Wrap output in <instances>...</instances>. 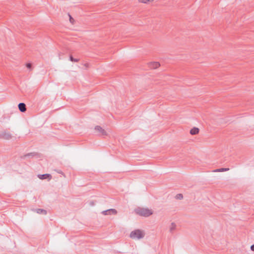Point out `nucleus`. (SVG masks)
I'll use <instances>...</instances> for the list:
<instances>
[{
	"instance_id": "nucleus-1",
	"label": "nucleus",
	"mask_w": 254,
	"mask_h": 254,
	"mask_svg": "<svg viewBox=\"0 0 254 254\" xmlns=\"http://www.w3.org/2000/svg\"><path fill=\"white\" fill-rule=\"evenodd\" d=\"M145 236V233L143 231L140 229H136L132 231L130 233L129 237L132 239H141Z\"/></svg>"
},
{
	"instance_id": "nucleus-2",
	"label": "nucleus",
	"mask_w": 254,
	"mask_h": 254,
	"mask_svg": "<svg viewBox=\"0 0 254 254\" xmlns=\"http://www.w3.org/2000/svg\"><path fill=\"white\" fill-rule=\"evenodd\" d=\"M136 214L145 217H148L152 214L151 210L148 208H140L138 207L135 210Z\"/></svg>"
},
{
	"instance_id": "nucleus-3",
	"label": "nucleus",
	"mask_w": 254,
	"mask_h": 254,
	"mask_svg": "<svg viewBox=\"0 0 254 254\" xmlns=\"http://www.w3.org/2000/svg\"><path fill=\"white\" fill-rule=\"evenodd\" d=\"M12 134L6 130H3L0 133V138L1 139L9 140L12 138Z\"/></svg>"
},
{
	"instance_id": "nucleus-4",
	"label": "nucleus",
	"mask_w": 254,
	"mask_h": 254,
	"mask_svg": "<svg viewBox=\"0 0 254 254\" xmlns=\"http://www.w3.org/2000/svg\"><path fill=\"white\" fill-rule=\"evenodd\" d=\"M95 130L98 132L99 135L107 136L108 135L106 131L99 126H95Z\"/></svg>"
},
{
	"instance_id": "nucleus-5",
	"label": "nucleus",
	"mask_w": 254,
	"mask_h": 254,
	"mask_svg": "<svg viewBox=\"0 0 254 254\" xmlns=\"http://www.w3.org/2000/svg\"><path fill=\"white\" fill-rule=\"evenodd\" d=\"M38 177L40 180H46L47 179L48 181H50L52 179V176L49 174H39L38 175Z\"/></svg>"
},
{
	"instance_id": "nucleus-6",
	"label": "nucleus",
	"mask_w": 254,
	"mask_h": 254,
	"mask_svg": "<svg viewBox=\"0 0 254 254\" xmlns=\"http://www.w3.org/2000/svg\"><path fill=\"white\" fill-rule=\"evenodd\" d=\"M19 110L22 113L25 112L26 111V105L24 103H20L18 105Z\"/></svg>"
},
{
	"instance_id": "nucleus-7",
	"label": "nucleus",
	"mask_w": 254,
	"mask_h": 254,
	"mask_svg": "<svg viewBox=\"0 0 254 254\" xmlns=\"http://www.w3.org/2000/svg\"><path fill=\"white\" fill-rule=\"evenodd\" d=\"M160 64L158 62H151L149 64V66L151 68L156 69L160 66Z\"/></svg>"
},
{
	"instance_id": "nucleus-8",
	"label": "nucleus",
	"mask_w": 254,
	"mask_h": 254,
	"mask_svg": "<svg viewBox=\"0 0 254 254\" xmlns=\"http://www.w3.org/2000/svg\"><path fill=\"white\" fill-rule=\"evenodd\" d=\"M199 129L198 128L194 127L190 130V133L191 135H195L198 133Z\"/></svg>"
},
{
	"instance_id": "nucleus-9",
	"label": "nucleus",
	"mask_w": 254,
	"mask_h": 254,
	"mask_svg": "<svg viewBox=\"0 0 254 254\" xmlns=\"http://www.w3.org/2000/svg\"><path fill=\"white\" fill-rule=\"evenodd\" d=\"M35 211H36V212L38 214H43V215H46L47 213V210H45V209H41V208H39V209H36L35 210Z\"/></svg>"
},
{
	"instance_id": "nucleus-10",
	"label": "nucleus",
	"mask_w": 254,
	"mask_h": 254,
	"mask_svg": "<svg viewBox=\"0 0 254 254\" xmlns=\"http://www.w3.org/2000/svg\"><path fill=\"white\" fill-rule=\"evenodd\" d=\"M176 228V225L174 222H172L171 225V227L170 228L169 231L170 233H173L174 232V231Z\"/></svg>"
},
{
	"instance_id": "nucleus-11",
	"label": "nucleus",
	"mask_w": 254,
	"mask_h": 254,
	"mask_svg": "<svg viewBox=\"0 0 254 254\" xmlns=\"http://www.w3.org/2000/svg\"><path fill=\"white\" fill-rule=\"evenodd\" d=\"M38 155V153H36V152H31V153H27L25 155H24L22 157L23 158H25V157H33L36 155Z\"/></svg>"
},
{
	"instance_id": "nucleus-12",
	"label": "nucleus",
	"mask_w": 254,
	"mask_h": 254,
	"mask_svg": "<svg viewBox=\"0 0 254 254\" xmlns=\"http://www.w3.org/2000/svg\"><path fill=\"white\" fill-rule=\"evenodd\" d=\"M229 170V168H220V169H217L214 170V172H221L227 171H228Z\"/></svg>"
},
{
	"instance_id": "nucleus-13",
	"label": "nucleus",
	"mask_w": 254,
	"mask_h": 254,
	"mask_svg": "<svg viewBox=\"0 0 254 254\" xmlns=\"http://www.w3.org/2000/svg\"><path fill=\"white\" fill-rule=\"evenodd\" d=\"M108 211H113V212H115V209H109L106 210H104L102 212V213L104 215H108Z\"/></svg>"
},
{
	"instance_id": "nucleus-14",
	"label": "nucleus",
	"mask_w": 254,
	"mask_h": 254,
	"mask_svg": "<svg viewBox=\"0 0 254 254\" xmlns=\"http://www.w3.org/2000/svg\"><path fill=\"white\" fill-rule=\"evenodd\" d=\"M69 60L70 61L73 62H77L79 60L78 59H74V58H73V57L72 56H70Z\"/></svg>"
},
{
	"instance_id": "nucleus-15",
	"label": "nucleus",
	"mask_w": 254,
	"mask_h": 254,
	"mask_svg": "<svg viewBox=\"0 0 254 254\" xmlns=\"http://www.w3.org/2000/svg\"><path fill=\"white\" fill-rule=\"evenodd\" d=\"M176 198L179 199H182L183 198V195L181 193L177 194L176 196Z\"/></svg>"
},
{
	"instance_id": "nucleus-16",
	"label": "nucleus",
	"mask_w": 254,
	"mask_h": 254,
	"mask_svg": "<svg viewBox=\"0 0 254 254\" xmlns=\"http://www.w3.org/2000/svg\"><path fill=\"white\" fill-rule=\"evenodd\" d=\"M68 15L69 16V17L70 22L71 23H72V24H74V19L71 17V16L69 13L68 14Z\"/></svg>"
},
{
	"instance_id": "nucleus-17",
	"label": "nucleus",
	"mask_w": 254,
	"mask_h": 254,
	"mask_svg": "<svg viewBox=\"0 0 254 254\" xmlns=\"http://www.w3.org/2000/svg\"><path fill=\"white\" fill-rule=\"evenodd\" d=\"M154 0H139V1L142 3H147V2L152 1Z\"/></svg>"
},
{
	"instance_id": "nucleus-18",
	"label": "nucleus",
	"mask_w": 254,
	"mask_h": 254,
	"mask_svg": "<svg viewBox=\"0 0 254 254\" xmlns=\"http://www.w3.org/2000/svg\"><path fill=\"white\" fill-rule=\"evenodd\" d=\"M26 67H27L28 68H29V69H32V64H30V63H27V64H26Z\"/></svg>"
},
{
	"instance_id": "nucleus-19",
	"label": "nucleus",
	"mask_w": 254,
	"mask_h": 254,
	"mask_svg": "<svg viewBox=\"0 0 254 254\" xmlns=\"http://www.w3.org/2000/svg\"><path fill=\"white\" fill-rule=\"evenodd\" d=\"M117 213V211L115 209V212H113V211H108V215H111V214H116Z\"/></svg>"
},
{
	"instance_id": "nucleus-20",
	"label": "nucleus",
	"mask_w": 254,
	"mask_h": 254,
	"mask_svg": "<svg viewBox=\"0 0 254 254\" xmlns=\"http://www.w3.org/2000/svg\"><path fill=\"white\" fill-rule=\"evenodd\" d=\"M55 171L59 174L64 175V173L60 170H55Z\"/></svg>"
},
{
	"instance_id": "nucleus-21",
	"label": "nucleus",
	"mask_w": 254,
	"mask_h": 254,
	"mask_svg": "<svg viewBox=\"0 0 254 254\" xmlns=\"http://www.w3.org/2000/svg\"><path fill=\"white\" fill-rule=\"evenodd\" d=\"M251 250L254 252V244L252 245L251 246Z\"/></svg>"
},
{
	"instance_id": "nucleus-22",
	"label": "nucleus",
	"mask_w": 254,
	"mask_h": 254,
	"mask_svg": "<svg viewBox=\"0 0 254 254\" xmlns=\"http://www.w3.org/2000/svg\"><path fill=\"white\" fill-rule=\"evenodd\" d=\"M91 205H94V203H93V202H91Z\"/></svg>"
}]
</instances>
